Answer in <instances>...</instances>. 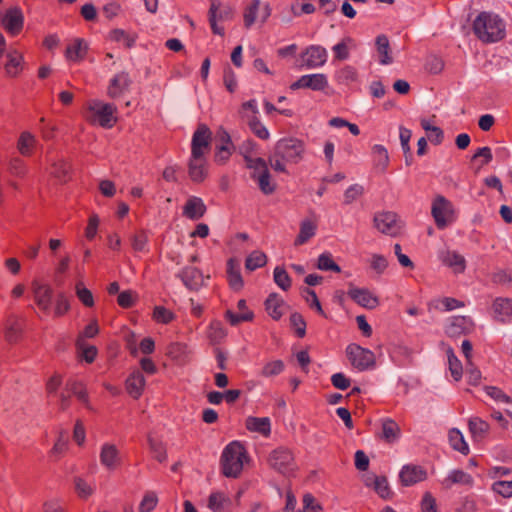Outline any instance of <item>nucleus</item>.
<instances>
[{"instance_id":"obj_23","label":"nucleus","mask_w":512,"mask_h":512,"mask_svg":"<svg viewBox=\"0 0 512 512\" xmlns=\"http://www.w3.org/2000/svg\"><path fill=\"white\" fill-rule=\"evenodd\" d=\"M146 381L141 371H133L126 380V390L134 399H138L145 387Z\"/></svg>"},{"instance_id":"obj_16","label":"nucleus","mask_w":512,"mask_h":512,"mask_svg":"<svg viewBox=\"0 0 512 512\" xmlns=\"http://www.w3.org/2000/svg\"><path fill=\"white\" fill-rule=\"evenodd\" d=\"M442 485L446 489L452 488L454 485H461L471 488L474 485V478L471 474L462 469H453L448 472L447 476L442 480Z\"/></svg>"},{"instance_id":"obj_28","label":"nucleus","mask_w":512,"mask_h":512,"mask_svg":"<svg viewBox=\"0 0 512 512\" xmlns=\"http://www.w3.org/2000/svg\"><path fill=\"white\" fill-rule=\"evenodd\" d=\"M207 506L213 512H229L231 499L222 492H213L208 498Z\"/></svg>"},{"instance_id":"obj_45","label":"nucleus","mask_w":512,"mask_h":512,"mask_svg":"<svg viewBox=\"0 0 512 512\" xmlns=\"http://www.w3.org/2000/svg\"><path fill=\"white\" fill-rule=\"evenodd\" d=\"M446 354L448 357L449 370L451 372L452 377L455 381H459L463 375V367L460 360L454 354V351L451 347L446 350Z\"/></svg>"},{"instance_id":"obj_34","label":"nucleus","mask_w":512,"mask_h":512,"mask_svg":"<svg viewBox=\"0 0 512 512\" xmlns=\"http://www.w3.org/2000/svg\"><path fill=\"white\" fill-rule=\"evenodd\" d=\"M4 68L7 76H18L23 69V56L17 51L9 53Z\"/></svg>"},{"instance_id":"obj_57","label":"nucleus","mask_w":512,"mask_h":512,"mask_svg":"<svg viewBox=\"0 0 512 512\" xmlns=\"http://www.w3.org/2000/svg\"><path fill=\"white\" fill-rule=\"evenodd\" d=\"M254 317V314L251 310H246L244 313L236 314L231 310H227L225 313V318L232 326H236L241 322L251 321Z\"/></svg>"},{"instance_id":"obj_3","label":"nucleus","mask_w":512,"mask_h":512,"mask_svg":"<svg viewBox=\"0 0 512 512\" xmlns=\"http://www.w3.org/2000/svg\"><path fill=\"white\" fill-rule=\"evenodd\" d=\"M245 458L246 450L240 442L233 441L229 443L224 448L221 456L223 474L226 477H238L243 469Z\"/></svg>"},{"instance_id":"obj_10","label":"nucleus","mask_w":512,"mask_h":512,"mask_svg":"<svg viewBox=\"0 0 512 512\" xmlns=\"http://www.w3.org/2000/svg\"><path fill=\"white\" fill-rule=\"evenodd\" d=\"M374 225L378 231L390 236H396L401 230L397 214L391 211L377 213L374 216Z\"/></svg>"},{"instance_id":"obj_29","label":"nucleus","mask_w":512,"mask_h":512,"mask_svg":"<svg viewBox=\"0 0 512 512\" xmlns=\"http://www.w3.org/2000/svg\"><path fill=\"white\" fill-rule=\"evenodd\" d=\"M246 428L251 432H257L268 437L271 433V421L268 417H248Z\"/></svg>"},{"instance_id":"obj_5","label":"nucleus","mask_w":512,"mask_h":512,"mask_svg":"<svg viewBox=\"0 0 512 512\" xmlns=\"http://www.w3.org/2000/svg\"><path fill=\"white\" fill-rule=\"evenodd\" d=\"M431 213L439 229H444L455 220L453 204L442 195L433 200Z\"/></svg>"},{"instance_id":"obj_64","label":"nucleus","mask_w":512,"mask_h":512,"mask_svg":"<svg viewBox=\"0 0 512 512\" xmlns=\"http://www.w3.org/2000/svg\"><path fill=\"white\" fill-rule=\"evenodd\" d=\"M491 489L504 498L512 497V481H496L492 484Z\"/></svg>"},{"instance_id":"obj_51","label":"nucleus","mask_w":512,"mask_h":512,"mask_svg":"<svg viewBox=\"0 0 512 512\" xmlns=\"http://www.w3.org/2000/svg\"><path fill=\"white\" fill-rule=\"evenodd\" d=\"M7 168L11 175L20 178L24 177L28 170L25 162L19 157L10 158Z\"/></svg>"},{"instance_id":"obj_50","label":"nucleus","mask_w":512,"mask_h":512,"mask_svg":"<svg viewBox=\"0 0 512 512\" xmlns=\"http://www.w3.org/2000/svg\"><path fill=\"white\" fill-rule=\"evenodd\" d=\"M148 444L151 453L153 454L154 458L159 462H164L167 459V452L164 444L152 436H148Z\"/></svg>"},{"instance_id":"obj_43","label":"nucleus","mask_w":512,"mask_h":512,"mask_svg":"<svg viewBox=\"0 0 512 512\" xmlns=\"http://www.w3.org/2000/svg\"><path fill=\"white\" fill-rule=\"evenodd\" d=\"M66 391L70 392L71 395L76 396L83 404L88 405V394L81 381L68 380L66 382Z\"/></svg>"},{"instance_id":"obj_59","label":"nucleus","mask_w":512,"mask_h":512,"mask_svg":"<svg viewBox=\"0 0 512 512\" xmlns=\"http://www.w3.org/2000/svg\"><path fill=\"white\" fill-rule=\"evenodd\" d=\"M234 151V146L218 145L214 154V161L219 165L225 164Z\"/></svg>"},{"instance_id":"obj_1","label":"nucleus","mask_w":512,"mask_h":512,"mask_svg":"<svg viewBox=\"0 0 512 512\" xmlns=\"http://www.w3.org/2000/svg\"><path fill=\"white\" fill-rule=\"evenodd\" d=\"M305 153V144L298 138L288 137L278 140L268 158L270 166L276 172L286 173L287 164L299 163Z\"/></svg>"},{"instance_id":"obj_58","label":"nucleus","mask_w":512,"mask_h":512,"mask_svg":"<svg viewBox=\"0 0 512 512\" xmlns=\"http://www.w3.org/2000/svg\"><path fill=\"white\" fill-rule=\"evenodd\" d=\"M260 0H253L244 12V25L246 28H250L256 18L259 10Z\"/></svg>"},{"instance_id":"obj_56","label":"nucleus","mask_w":512,"mask_h":512,"mask_svg":"<svg viewBox=\"0 0 512 512\" xmlns=\"http://www.w3.org/2000/svg\"><path fill=\"white\" fill-rule=\"evenodd\" d=\"M245 162L247 168L253 170L251 177L254 180L257 179V175H261L264 170H268L267 163L263 158H249Z\"/></svg>"},{"instance_id":"obj_8","label":"nucleus","mask_w":512,"mask_h":512,"mask_svg":"<svg viewBox=\"0 0 512 512\" xmlns=\"http://www.w3.org/2000/svg\"><path fill=\"white\" fill-rule=\"evenodd\" d=\"M212 132L204 124H198L191 139V155L207 156L211 150Z\"/></svg>"},{"instance_id":"obj_24","label":"nucleus","mask_w":512,"mask_h":512,"mask_svg":"<svg viewBox=\"0 0 512 512\" xmlns=\"http://www.w3.org/2000/svg\"><path fill=\"white\" fill-rule=\"evenodd\" d=\"M468 429L472 440L479 442L485 439L488 435L490 431V425L480 417H471L468 420Z\"/></svg>"},{"instance_id":"obj_47","label":"nucleus","mask_w":512,"mask_h":512,"mask_svg":"<svg viewBox=\"0 0 512 512\" xmlns=\"http://www.w3.org/2000/svg\"><path fill=\"white\" fill-rule=\"evenodd\" d=\"M317 268L322 271H333L336 273L341 272L340 266L334 262L332 254L329 252H324L319 255Z\"/></svg>"},{"instance_id":"obj_25","label":"nucleus","mask_w":512,"mask_h":512,"mask_svg":"<svg viewBox=\"0 0 512 512\" xmlns=\"http://www.w3.org/2000/svg\"><path fill=\"white\" fill-rule=\"evenodd\" d=\"M472 328V321L465 316L454 317L446 327V334L449 337H457L461 334L468 333Z\"/></svg>"},{"instance_id":"obj_39","label":"nucleus","mask_w":512,"mask_h":512,"mask_svg":"<svg viewBox=\"0 0 512 512\" xmlns=\"http://www.w3.org/2000/svg\"><path fill=\"white\" fill-rule=\"evenodd\" d=\"M285 369V364L280 359L267 361L264 363L259 375L264 378H272L280 375Z\"/></svg>"},{"instance_id":"obj_48","label":"nucleus","mask_w":512,"mask_h":512,"mask_svg":"<svg viewBox=\"0 0 512 512\" xmlns=\"http://www.w3.org/2000/svg\"><path fill=\"white\" fill-rule=\"evenodd\" d=\"M255 181L261 192L265 195L272 194L276 189V184L272 181L269 170H264L261 175H257Z\"/></svg>"},{"instance_id":"obj_17","label":"nucleus","mask_w":512,"mask_h":512,"mask_svg":"<svg viewBox=\"0 0 512 512\" xmlns=\"http://www.w3.org/2000/svg\"><path fill=\"white\" fill-rule=\"evenodd\" d=\"M304 57L307 68H318L322 67L327 62L328 53L327 50L320 45H311L306 49Z\"/></svg>"},{"instance_id":"obj_62","label":"nucleus","mask_w":512,"mask_h":512,"mask_svg":"<svg viewBox=\"0 0 512 512\" xmlns=\"http://www.w3.org/2000/svg\"><path fill=\"white\" fill-rule=\"evenodd\" d=\"M70 310V302L64 293H59L56 297L54 315L61 317Z\"/></svg>"},{"instance_id":"obj_55","label":"nucleus","mask_w":512,"mask_h":512,"mask_svg":"<svg viewBox=\"0 0 512 512\" xmlns=\"http://www.w3.org/2000/svg\"><path fill=\"white\" fill-rule=\"evenodd\" d=\"M374 490L383 499H389L392 495L388 481L384 476L374 478Z\"/></svg>"},{"instance_id":"obj_42","label":"nucleus","mask_w":512,"mask_h":512,"mask_svg":"<svg viewBox=\"0 0 512 512\" xmlns=\"http://www.w3.org/2000/svg\"><path fill=\"white\" fill-rule=\"evenodd\" d=\"M35 143V137L30 132L25 131L21 133L18 139L17 149L21 155L30 156L35 146Z\"/></svg>"},{"instance_id":"obj_32","label":"nucleus","mask_w":512,"mask_h":512,"mask_svg":"<svg viewBox=\"0 0 512 512\" xmlns=\"http://www.w3.org/2000/svg\"><path fill=\"white\" fill-rule=\"evenodd\" d=\"M494 316L501 322H506L512 315V299L497 298L493 304Z\"/></svg>"},{"instance_id":"obj_53","label":"nucleus","mask_w":512,"mask_h":512,"mask_svg":"<svg viewBox=\"0 0 512 512\" xmlns=\"http://www.w3.org/2000/svg\"><path fill=\"white\" fill-rule=\"evenodd\" d=\"M274 282L282 290L287 291L291 287V278L282 267L277 266L273 272Z\"/></svg>"},{"instance_id":"obj_38","label":"nucleus","mask_w":512,"mask_h":512,"mask_svg":"<svg viewBox=\"0 0 512 512\" xmlns=\"http://www.w3.org/2000/svg\"><path fill=\"white\" fill-rule=\"evenodd\" d=\"M400 434V428L398 424L390 419L386 418L382 420V438L388 442L392 443L396 441Z\"/></svg>"},{"instance_id":"obj_60","label":"nucleus","mask_w":512,"mask_h":512,"mask_svg":"<svg viewBox=\"0 0 512 512\" xmlns=\"http://www.w3.org/2000/svg\"><path fill=\"white\" fill-rule=\"evenodd\" d=\"M290 325L295 329L299 338H303L305 336L306 322L300 313L294 312L290 315Z\"/></svg>"},{"instance_id":"obj_18","label":"nucleus","mask_w":512,"mask_h":512,"mask_svg":"<svg viewBox=\"0 0 512 512\" xmlns=\"http://www.w3.org/2000/svg\"><path fill=\"white\" fill-rule=\"evenodd\" d=\"M178 277L182 280L183 284L190 290H198L204 284V277L202 272L195 267L183 268Z\"/></svg>"},{"instance_id":"obj_41","label":"nucleus","mask_w":512,"mask_h":512,"mask_svg":"<svg viewBox=\"0 0 512 512\" xmlns=\"http://www.w3.org/2000/svg\"><path fill=\"white\" fill-rule=\"evenodd\" d=\"M75 346L80 357H82L87 363H92L96 359L98 353L96 346L88 345L86 341L82 339H76Z\"/></svg>"},{"instance_id":"obj_35","label":"nucleus","mask_w":512,"mask_h":512,"mask_svg":"<svg viewBox=\"0 0 512 512\" xmlns=\"http://www.w3.org/2000/svg\"><path fill=\"white\" fill-rule=\"evenodd\" d=\"M334 77L338 84L349 86L358 81V72L355 67L345 65L335 72Z\"/></svg>"},{"instance_id":"obj_22","label":"nucleus","mask_w":512,"mask_h":512,"mask_svg":"<svg viewBox=\"0 0 512 512\" xmlns=\"http://www.w3.org/2000/svg\"><path fill=\"white\" fill-rule=\"evenodd\" d=\"M23 14L19 8L7 11L3 18V26L12 35H17L23 28Z\"/></svg>"},{"instance_id":"obj_19","label":"nucleus","mask_w":512,"mask_h":512,"mask_svg":"<svg viewBox=\"0 0 512 512\" xmlns=\"http://www.w3.org/2000/svg\"><path fill=\"white\" fill-rule=\"evenodd\" d=\"M207 207L203 200L197 196H190L183 206V216L190 220H198L204 216Z\"/></svg>"},{"instance_id":"obj_46","label":"nucleus","mask_w":512,"mask_h":512,"mask_svg":"<svg viewBox=\"0 0 512 512\" xmlns=\"http://www.w3.org/2000/svg\"><path fill=\"white\" fill-rule=\"evenodd\" d=\"M136 34H130L122 29H114L110 32V39L112 41L122 43L126 48H131L136 42Z\"/></svg>"},{"instance_id":"obj_36","label":"nucleus","mask_w":512,"mask_h":512,"mask_svg":"<svg viewBox=\"0 0 512 512\" xmlns=\"http://www.w3.org/2000/svg\"><path fill=\"white\" fill-rule=\"evenodd\" d=\"M167 355L178 364H184L189 359V350L186 344L175 342L168 346Z\"/></svg>"},{"instance_id":"obj_49","label":"nucleus","mask_w":512,"mask_h":512,"mask_svg":"<svg viewBox=\"0 0 512 512\" xmlns=\"http://www.w3.org/2000/svg\"><path fill=\"white\" fill-rule=\"evenodd\" d=\"M266 262V255L263 252L257 250L248 255L245 261V267L249 271H254L257 268L263 267Z\"/></svg>"},{"instance_id":"obj_44","label":"nucleus","mask_w":512,"mask_h":512,"mask_svg":"<svg viewBox=\"0 0 512 512\" xmlns=\"http://www.w3.org/2000/svg\"><path fill=\"white\" fill-rule=\"evenodd\" d=\"M353 43L352 38L345 37L339 43L332 47L334 59L338 61L347 60L350 56V47Z\"/></svg>"},{"instance_id":"obj_37","label":"nucleus","mask_w":512,"mask_h":512,"mask_svg":"<svg viewBox=\"0 0 512 512\" xmlns=\"http://www.w3.org/2000/svg\"><path fill=\"white\" fill-rule=\"evenodd\" d=\"M49 161L51 162V175L62 182H66L70 172V165L62 158L50 159Z\"/></svg>"},{"instance_id":"obj_40","label":"nucleus","mask_w":512,"mask_h":512,"mask_svg":"<svg viewBox=\"0 0 512 512\" xmlns=\"http://www.w3.org/2000/svg\"><path fill=\"white\" fill-rule=\"evenodd\" d=\"M316 233V225L309 221L304 220L300 225L299 234L295 240V246H300L306 243L309 239H311Z\"/></svg>"},{"instance_id":"obj_33","label":"nucleus","mask_w":512,"mask_h":512,"mask_svg":"<svg viewBox=\"0 0 512 512\" xmlns=\"http://www.w3.org/2000/svg\"><path fill=\"white\" fill-rule=\"evenodd\" d=\"M448 440L451 448L460 452L463 455H468L470 452L469 446L465 441L462 432L457 428H452L448 432Z\"/></svg>"},{"instance_id":"obj_20","label":"nucleus","mask_w":512,"mask_h":512,"mask_svg":"<svg viewBox=\"0 0 512 512\" xmlns=\"http://www.w3.org/2000/svg\"><path fill=\"white\" fill-rule=\"evenodd\" d=\"M400 480L403 485L410 486L426 479V471L416 465H406L400 471Z\"/></svg>"},{"instance_id":"obj_21","label":"nucleus","mask_w":512,"mask_h":512,"mask_svg":"<svg viewBox=\"0 0 512 512\" xmlns=\"http://www.w3.org/2000/svg\"><path fill=\"white\" fill-rule=\"evenodd\" d=\"M439 258L444 265L450 267L456 274L463 273L466 269L465 258L456 251H443L440 253Z\"/></svg>"},{"instance_id":"obj_14","label":"nucleus","mask_w":512,"mask_h":512,"mask_svg":"<svg viewBox=\"0 0 512 512\" xmlns=\"http://www.w3.org/2000/svg\"><path fill=\"white\" fill-rule=\"evenodd\" d=\"M100 463L108 471L116 470L121 464V456L118 448L111 443H104L100 450Z\"/></svg>"},{"instance_id":"obj_27","label":"nucleus","mask_w":512,"mask_h":512,"mask_svg":"<svg viewBox=\"0 0 512 512\" xmlns=\"http://www.w3.org/2000/svg\"><path fill=\"white\" fill-rule=\"evenodd\" d=\"M88 46L84 42L83 39L77 38L74 39L67 47H66V58L69 61L79 62L83 60L87 54Z\"/></svg>"},{"instance_id":"obj_9","label":"nucleus","mask_w":512,"mask_h":512,"mask_svg":"<svg viewBox=\"0 0 512 512\" xmlns=\"http://www.w3.org/2000/svg\"><path fill=\"white\" fill-rule=\"evenodd\" d=\"M31 290L37 307L45 314H48L53 300V288L51 285L38 280H33Z\"/></svg>"},{"instance_id":"obj_31","label":"nucleus","mask_w":512,"mask_h":512,"mask_svg":"<svg viewBox=\"0 0 512 512\" xmlns=\"http://www.w3.org/2000/svg\"><path fill=\"white\" fill-rule=\"evenodd\" d=\"M376 50L379 54V63L382 65H388L393 62L391 56L389 39L385 34H380L375 40Z\"/></svg>"},{"instance_id":"obj_4","label":"nucleus","mask_w":512,"mask_h":512,"mask_svg":"<svg viewBox=\"0 0 512 512\" xmlns=\"http://www.w3.org/2000/svg\"><path fill=\"white\" fill-rule=\"evenodd\" d=\"M88 110L91 113L89 121L97 123L103 128H112L117 122V117L115 116L117 107L112 103L91 100L88 102Z\"/></svg>"},{"instance_id":"obj_61","label":"nucleus","mask_w":512,"mask_h":512,"mask_svg":"<svg viewBox=\"0 0 512 512\" xmlns=\"http://www.w3.org/2000/svg\"><path fill=\"white\" fill-rule=\"evenodd\" d=\"M485 393L494 401L501 403H511L512 399L510 396L505 394L500 388L495 386H485Z\"/></svg>"},{"instance_id":"obj_11","label":"nucleus","mask_w":512,"mask_h":512,"mask_svg":"<svg viewBox=\"0 0 512 512\" xmlns=\"http://www.w3.org/2000/svg\"><path fill=\"white\" fill-rule=\"evenodd\" d=\"M328 78L323 73L307 74L301 76L290 85L292 90L311 89L313 91H324L328 87Z\"/></svg>"},{"instance_id":"obj_63","label":"nucleus","mask_w":512,"mask_h":512,"mask_svg":"<svg viewBox=\"0 0 512 512\" xmlns=\"http://www.w3.org/2000/svg\"><path fill=\"white\" fill-rule=\"evenodd\" d=\"M226 330L219 321H213L208 330L209 338L214 342H220L226 336Z\"/></svg>"},{"instance_id":"obj_54","label":"nucleus","mask_w":512,"mask_h":512,"mask_svg":"<svg viewBox=\"0 0 512 512\" xmlns=\"http://www.w3.org/2000/svg\"><path fill=\"white\" fill-rule=\"evenodd\" d=\"M75 292L78 299L86 307L94 305V297L92 292L87 289L82 282H78L75 286Z\"/></svg>"},{"instance_id":"obj_2","label":"nucleus","mask_w":512,"mask_h":512,"mask_svg":"<svg viewBox=\"0 0 512 512\" xmlns=\"http://www.w3.org/2000/svg\"><path fill=\"white\" fill-rule=\"evenodd\" d=\"M473 32L482 42L494 43L505 37L506 25L499 15L483 11L473 21Z\"/></svg>"},{"instance_id":"obj_12","label":"nucleus","mask_w":512,"mask_h":512,"mask_svg":"<svg viewBox=\"0 0 512 512\" xmlns=\"http://www.w3.org/2000/svg\"><path fill=\"white\" fill-rule=\"evenodd\" d=\"M131 85L132 79L129 73L121 71L110 79L107 87V95L112 99H117L129 92Z\"/></svg>"},{"instance_id":"obj_13","label":"nucleus","mask_w":512,"mask_h":512,"mask_svg":"<svg viewBox=\"0 0 512 512\" xmlns=\"http://www.w3.org/2000/svg\"><path fill=\"white\" fill-rule=\"evenodd\" d=\"M209 174L207 156L190 155L188 160V176L194 183L203 182Z\"/></svg>"},{"instance_id":"obj_6","label":"nucleus","mask_w":512,"mask_h":512,"mask_svg":"<svg viewBox=\"0 0 512 512\" xmlns=\"http://www.w3.org/2000/svg\"><path fill=\"white\" fill-rule=\"evenodd\" d=\"M347 357L352 366L359 371H365L375 365L374 353L357 344H350L346 348Z\"/></svg>"},{"instance_id":"obj_52","label":"nucleus","mask_w":512,"mask_h":512,"mask_svg":"<svg viewBox=\"0 0 512 512\" xmlns=\"http://www.w3.org/2000/svg\"><path fill=\"white\" fill-rule=\"evenodd\" d=\"M372 154L376 166L385 169L389 162L388 151L383 145L376 144L372 147Z\"/></svg>"},{"instance_id":"obj_15","label":"nucleus","mask_w":512,"mask_h":512,"mask_svg":"<svg viewBox=\"0 0 512 512\" xmlns=\"http://www.w3.org/2000/svg\"><path fill=\"white\" fill-rule=\"evenodd\" d=\"M347 294L354 302L366 309H374L379 305L378 297L368 289L350 287Z\"/></svg>"},{"instance_id":"obj_30","label":"nucleus","mask_w":512,"mask_h":512,"mask_svg":"<svg viewBox=\"0 0 512 512\" xmlns=\"http://www.w3.org/2000/svg\"><path fill=\"white\" fill-rule=\"evenodd\" d=\"M228 281L232 289L239 291L242 289L244 282L240 273L239 262L233 258L227 263Z\"/></svg>"},{"instance_id":"obj_26","label":"nucleus","mask_w":512,"mask_h":512,"mask_svg":"<svg viewBox=\"0 0 512 512\" xmlns=\"http://www.w3.org/2000/svg\"><path fill=\"white\" fill-rule=\"evenodd\" d=\"M284 306V300L277 293H271L265 301V310L274 320H279L283 316Z\"/></svg>"},{"instance_id":"obj_7","label":"nucleus","mask_w":512,"mask_h":512,"mask_svg":"<svg viewBox=\"0 0 512 512\" xmlns=\"http://www.w3.org/2000/svg\"><path fill=\"white\" fill-rule=\"evenodd\" d=\"M270 466L283 475L295 471L296 463L291 450L285 447H278L269 455Z\"/></svg>"}]
</instances>
